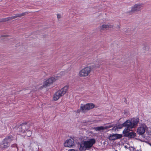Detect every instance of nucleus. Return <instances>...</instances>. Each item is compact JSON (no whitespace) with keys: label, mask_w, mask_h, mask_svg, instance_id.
Segmentation results:
<instances>
[{"label":"nucleus","mask_w":151,"mask_h":151,"mask_svg":"<svg viewBox=\"0 0 151 151\" xmlns=\"http://www.w3.org/2000/svg\"><path fill=\"white\" fill-rule=\"evenodd\" d=\"M95 142L96 140L94 138L90 139L88 141H82L81 143L80 150L82 151L85 150L86 149H89L92 146Z\"/></svg>","instance_id":"nucleus-1"},{"label":"nucleus","mask_w":151,"mask_h":151,"mask_svg":"<svg viewBox=\"0 0 151 151\" xmlns=\"http://www.w3.org/2000/svg\"><path fill=\"white\" fill-rule=\"evenodd\" d=\"M91 68L90 66L84 68L81 70L78 73V75L80 77H86L90 73Z\"/></svg>","instance_id":"nucleus-2"},{"label":"nucleus","mask_w":151,"mask_h":151,"mask_svg":"<svg viewBox=\"0 0 151 151\" xmlns=\"http://www.w3.org/2000/svg\"><path fill=\"white\" fill-rule=\"evenodd\" d=\"M122 125L127 127L123 131V132L124 134L127 133L131 129L134 128L132 124V121L130 120H128L126 121Z\"/></svg>","instance_id":"nucleus-3"},{"label":"nucleus","mask_w":151,"mask_h":151,"mask_svg":"<svg viewBox=\"0 0 151 151\" xmlns=\"http://www.w3.org/2000/svg\"><path fill=\"white\" fill-rule=\"evenodd\" d=\"M66 92V88L64 87L60 90L56 92L54 95L53 98L55 101L57 100L60 97L63 96Z\"/></svg>","instance_id":"nucleus-4"},{"label":"nucleus","mask_w":151,"mask_h":151,"mask_svg":"<svg viewBox=\"0 0 151 151\" xmlns=\"http://www.w3.org/2000/svg\"><path fill=\"white\" fill-rule=\"evenodd\" d=\"M144 6L143 3H137L135 4L131 8L130 12L132 13L140 11Z\"/></svg>","instance_id":"nucleus-5"},{"label":"nucleus","mask_w":151,"mask_h":151,"mask_svg":"<svg viewBox=\"0 0 151 151\" xmlns=\"http://www.w3.org/2000/svg\"><path fill=\"white\" fill-rule=\"evenodd\" d=\"M12 136H9L5 138L3 141V143L0 145V148L4 149L8 147L9 145V144L12 140Z\"/></svg>","instance_id":"nucleus-6"},{"label":"nucleus","mask_w":151,"mask_h":151,"mask_svg":"<svg viewBox=\"0 0 151 151\" xmlns=\"http://www.w3.org/2000/svg\"><path fill=\"white\" fill-rule=\"evenodd\" d=\"M60 77V76H56L54 77H52L49 78L44 82L43 85L42 86L44 87L50 85L55 81L56 80H57L58 77Z\"/></svg>","instance_id":"nucleus-7"},{"label":"nucleus","mask_w":151,"mask_h":151,"mask_svg":"<svg viewBox=\"0 0 151 151\" xmlns=\"http://www.w3.org/2000/svg\"><path fill=\"white\" fill-rule=\"evenodd\" d=\"M94 107V105L93 104H87L85 105L82 104L81 106V109L84 112L86 110H89L92 109Z\"/></svg>","instance_id":"nucleus-8"},{"label":"nucleus","mask_w":151,"mask_h":151,"mask_svg":"<svg viewBox=\"0 0 151 151\" xmlns=\"http://www.w3.org/2000/svg\"><path fill=\"white\" fill-rule=\"evenodd\" d=\"M147 128V127L145 124H142L138 128L137 132L139 135H142L145 133Z\"/></svg>","instance_id":"nucleus-9"},{"label":"nucleus","mask_w":151,"mask_h":151,"mask_svg":"<svg viewBox=\"0 0 151 151\" xmlns=\"http://www.w3.org/2000/svg\"><path fill=\"white\" fill-rule=\"evenodd\" d=\"M28 127V126L27 123L22 124L19 126L17 130L19 132L24 133L26 131H27Z\"/></svg>","instance_id":"nucleus-10"},{"label":"nucleus","mask_w":151,"mask_h":151,"mask_svg":"<svg viewBox=\"0 0 151 151\" xmlns=\"http://www.w3.org/2000/svg\"><path fill=\"white\" fill-rule=\"evenodd\" d=\"M113 27V25L112 24L108 23L107 24H103L99 27L101 31L104 30H107L109 28H111Z\"/></svg>","instance_id":"nucleus-11"},{"label":"nucleus","mask_w":151,"mask_h":151,"mask_svg":"<svg viewBox=\"0 0 151 151\" xmlns=\"http://www.w3.org/2000/svg\"><path fill=\"white\" fill-rule=\"evenodd\" d=\"M122 137L121 134H115L110 135L109 137V139L110 140H113L121 138Z\"/></svg>","instance_id":"nucleus-12"},{"label":"nucleus","mask_w":151,"mask_h":151,"mask_svg":"<svg viewBox=\"0 0 151 151\" xmlns=\"http://www.w3.org/2000/svg\"><path fill=\"white\" fill-rule=\"evenodd\" d=\"M74 143L73 139L71 138L70 137L67 140V147H70L73 146Z\"/></svg>","instance_id":"nucleus-13"},{"label":"nucleus","mask_w":151,"mask_h":151,"mask_svg":"<svg viewBox=\"0 0 151 151\" xmlns=\"http://www.w3.org/2000/svg\"><path fill=\"white\" fill-rule=\"evenodd\" d=\"M131 121L133 128H135L139 122V119L137 118H133L131 120Z\"/></svg>","instance_id":"nucleus-14"},{"label":"nucleus","mask_w":151,"mask_h":151,"mask_svg":"<svg viewBox=\"0 0 151 151\" xmlns=\"http://www.w3.org/2000/svg\"><path fill=\"white\" fill-rule=\"evenodd\" d=\"M95 130L97 131H103L105 129V127L103 126H100L95 127Z\"/></svg>","instance_id":"nucleus-15"},{"label":"nucleus","mask_w":151,"mask_h":151,"mask_svg":"<svg viewBox=\"0 0 151 151\" xmlns=\"http://www.w3.org/2000/svg\"><path fill=\"white\" fill-rule=\"evenodd\" d=\"M136 135V133L133 132H130L129 133V136L131 137H134Z\"/></svg>","instance_id":"nucleus-16"},{"label":"nucleus","mask_w":151,"mask_h":151,"mask_svg":"<svg viewBox=\"0 0 151 151\" xmlns=\"http://www.w3.org/2000/svg\"><path fill=\"white\" fill-rule=\"evenodd\" d=\"M32 133L31 131L29 130L27 131L26 133V136L27 137H30L31 134Z\"/></svg>","instance_id":"nucleus-17"},{"label":"nucleus","mask_w":151,"mask_h":151,"mask_svg":"<svg viewBox=\"0 0 151 151\" xmlns=\"http://www.w3.org/2000/svg\"><path fill=\"white\" fill-rule=\"evenodd\" d=\"M17 16L18 17H22L23 16H25V13H23L22 14H17Z\"/></svg>","instance_id":"nucleus-18"},{"label":"nucleus","mask_w":151,"mask_h":151,"mask_svg":"<svg viewBox=\"0 0 151 151\" xmlns=\"http://www.w3.org/2000/svg\"><path fill=\"white\" fill-rule=\"evenodd\" d=\"M9 21V18L7 17L5 18H4L1 19V22H5Z\"/></svg>","instance_id":"nucleus-19"},{"label":"nucleus","mask_w":151,"mask_h":151,"mask_svg":"<svg viewBox=\"0 0 151 151\" xmlns=\"http://www.w3.org/2000/svg\"><path fill=\"white\" fill-rule=\"evenodd\" d=\"M113 127V126L111 124L109 125H106L104 126L105 128V129L111 128Z\"/></svg>","instance_id":"nucleus-20"},{"label":"nucleus","mask_w":151,"mask_h":151,"mask_svg":"<svg viewBox=\"0 0 151 151\" xmlns=\"http://www.w3.org/2000/svg\"><path fill=\"white\" fill-rule=\"evenodd\" d=\"M57 17L59 20V19L60 18H61L62 17V15L60 14H57Z\"/></svg>","instance_id":"nucleus-21"},{"label":"nucleus","mask_w":151,"mask_h":151,"mask_svg":"<svg viewBox=\"0 0 151 151\" xmlns=\"http://www.w3.org/2000/svg\"><path fill=\"white\" fill-rule=\"evenodd\" d=\"M8 18H9V21L11 20H12L13 19H14L13 16L8 17Z\"/></svg>","instance_id":"nucleus-22"},{"label":"nucleus","mask_w":151,"mask_h":151,"mask_svg":"<svg viewBox=\"0 0 151 151\" xmlns=\"http://www.w3.org/2000/svg\"><path fill=\"white\" fill-rule=\"evenodd\" d=\"M68 151H77L74 149H70L68 150Z\"/></svg>","instance_id":"nucleus-23"},{"label":"nucleus","mask_w":151,"mask_h":151,"mask_svg":"<svg viewBox=\"0 0 151 151\" xmlns=\"http://www.w3.org/2000/svg\"><path fill=\"white\" fill-rule=\"evenodd\" d=\"M8 36V35H4L2 36V37H7Z\"/></svg>","instance_id":"nucleus-24"},{"label":"nucleus","mask_w":151,"mask_h":151,"mask_svg":"<svg viewBox=\"0 0 151 151\" xmlns=\"http://www.w3.org/2000/svg\"><path fill=\"white\" fill-rule=\"evenodd\" d=\"M66 143V142L65 141L64 143V145L65 147H66V146L65 145V143Z\"/></svg>","instance_id":"nucleus-25"},{"label":"nucleus","mask_w":151,"mask_h":151,"mask_svg":"<svg viewBox=\"0 0 151 151\" xmlns=\"http://www.w3.org/2000/svg\"><path fill=\"white\" fill-rule=\"evenodd\" d=\"M14 18V19H15L16 18V17L15 16H13Z\"/></svg>","instance_id":"nucleus-26"},{"label":"nucleus","mask_w":151,"mask_h":151,"mask_svg":"<svg viewBox=\"0 0 151 151\" xmlns=\"http://www.w3.org/2000/svg\"><path fill=\"white\" fill-rule=\"evenodd\" d=\"M15 16L16 17V18L18 17L17 14L15 15Z\"/></svg>","instance_id":"nucleus-27"}]
</instances>
